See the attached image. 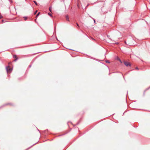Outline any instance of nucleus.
Listing matches in <instances>:
<instances>
[{"label":"nucleus","instance_id":"1a4fd4ad","mask_svg":"<svg viewBox=\"0 0 150 150\" xmlns=\"http://www.w3.org/2000/svg\"><path fill=\"white\" fill-rule=\"evenodd\" d=\"M106 62H107V63H110L109 61H108V60L106 61Z\"/></svg>","mask_w":150,"mask_h":150},{"label":"nucleus","instance_id":"9d476101","mask_svg":"<svg viewBox=\"0 0 150 150\" xmlns=\"http://www.w3.org/2000/svg\"><path fill=\"white\" fill-rule=\"evenodd\" d=\"M37 11H36L35 12V13H34V14H35H35L36 13H37Z\"/></svg>","mask_w":150,"mask_h":150},{"label":"nucleus","instance_id":"2eb2a0df","mask_svg":"<svg viewBox=\"0 0 150 150\" xmlns=\"http://www.w3.org/2000/svg\"><path fill=\"white\" fill-rule=\"evenodd\" d=\"M38 16V15L37 14L36 16V17L37 18Z\"/></svg>","mask_w":150,"mask_h":150},{"label":"nucleus","instance_id":"7ed1b4c3","mask_svg":"<svg viewBox=\"0 0 150 150\" xmlns=\"http://www.w3.org/2000/svg\"><path fill=\"white\" fill-rule=\"evenodd\" d=\"M66 19L67 21H69V19L68 17V16H67L66 17Z\"/></svg>","mask_w":150,"mask_h":150},{"label":"nucleus","instance_id":"39448f33","mask_svg":"<svg viewBox=\"0 0 150 150\" xmlns=\"http://www.w3.org/2000/svg\"><path fill=\"white\" fill-rule=\"evenodd\" d=\"M48 15L51 16H52V14L50 13H48Z\"/></svg>","mask_w":150,"mask_h":150},{"label":"nucleus","instance_id":"f257e3e1","mask_svg":"<svg viewBox=\"0 0 150 150\" xmlns=\"http://www.w3.org/2000/svg\"><path fill=\"white\" fill-rule=\"evenodd\" d=\"M6 70L7 72V73H10L11 72L12 70V69H11L9 66H8L7 67H6Z\"/></svg>","mask_w":150,"mask_h":150},{"label":"nucleus","instance_id":"20e7f679","mask_svg":"<svg viewBox=\"0 0 150 150\" xmlns=\"http://www.w3.org/2000/svg\"><path fill=\"white\" fill-rule=\"evenodd\" d=\"M49 11L50 12H51V11H52V7H49Z\"/></svg>","mask_w":150,"mask_h":150},{"label":"nucleus","instance_id":"aec40b11","mask_svg":"<svg viewBox=\"0 0 150 150\" xmlns=\"http://www.w3.org/2000/svg\"><path fill=\"white\" fill-rule=\"evenodd\" d=\"M2 22H3V23L4 22V21H3V20H2Z\"/></svg>","mask_w":150,"mask_h":150},{"label":"nucleus","instance_id":"ddd939ff","mask_svg":"<svg viewBox=\"0 0 150 150\" xmlns=\"http://www.w3.org/2000/svg\"><path fill=\"white\" fill-rule=\"evenodd\" d=\"M17 58H16V59H15V60H14V61H16L17 60Z\"/></svg>","mask_w":150,"mask_h":150},{"label":"nucleus","instance_id":"6e6552de","mask_svg":"<svg viewBox=\"0 0 150 150\" xmlns=\"http://www.w3.org/2000/svg\"><path fill=\"white\" fill-rule=\"evenodd\" d=\"M24 19L25 21L27 19V17H24Z\"/></svg>","mask_w":150,"mask_h":150},{"label":"nucleus","instance_id":"f8f14e48","mask_svg":"<svg viewBox=\"0 0 150 150\" xmlns=\"http://www.w3.org/2000/svg\"><path fill=\"white\" fill-rule=\"evenodd\" d=\"M136 69H137V70H138V69H138V67H136Z\"/></svg>","mask_w":150,"mask_h":150},{"label":"nucleus","instance_id":"a211bd4d","mask_svg":"<svg viewBox=\"0 0 150 150\" xmlns=\"http://www.w3.org/2000/svg\"><path fill=\"white\" fill-rule=\"evenodd\" d=\"M29 67H31V65H30L29 66Z\"/></svg>","mask_w":150,"mask_h":150},{"label":"nucleus","instance_id":"9b49d317","mask_svg":"<svg viewBox=\"0 0 150 150\" xmlns=\"http://www.w3.org/2000/svg\"><path fill=\"white\" fill-rule=\"evenodd\" d=\"M119 61L121 63H122V61H121V60L120 59H119Z\"/></svg>","mask_w":150,"mask_h":150},{"label":"nucleus","instance_id":"0eeeda50","mask_svg":"<svg viewBox=\"0 0 150 150\" xmlns=\"http://www.w3.org/2000/svg\"><path fill=\"white\" fill-rule=\"evenodd\" d=\"M33 2L36 5H37V4L36 1H34Z\"/></svg>","mask_w":150,"mask_h":150},{"label":"nucleus","instance_id":"4468645a","mask_svg":"<svg viewBox=\"0 0 150 150\" xmlns=\"http://www.w3.org/2000/svg\"><path fill=\"white\" fill-rule=\"evenodd\" d=\"M76 25L78 27H79V25L77 23H76Z\"/></svg>","mask_w":150,"mask_h":150},{"label":"nucleus","instance_id":"6ab92c4d","mask_svg":"<svg viewBox=\"0 0 150 150\" xmlns=\"http://www.w3.org/2000/svg\"><path fill=\"white\" fill-rule=\"evenodd\" d=\"M125 44H127V43H126V41H125Z\"/></svg>","mask_w":150,"mask_h":150},{"label":"nucleus","instance_id":"423d86ee","mask_svg":"<svg viewBox=\"0 0 150 150\" xmlns=\"http://www.w3.org/2000/svg\"><path fill=\"white\" fill-rule=\"evenodd\" d=\"M17 57V56L16 55H14L13 56V57L14 58H16Z\"/></svg>","mask_w":150,"mask_h":150},{"label":"nucleus","instance_id":"dca6fc26","mask_svg":"<svg viewBox=\"0 0 150 150\" xmlns=\"http://www.w3.org/2000/svg\"><path fill=\"white\" fill-rule=\"evenodd\" d=\"M92 18L93 19V20H94V22L95 23V19H94V18Z\"/></svg>","mask_w":150,"mask_h":150},{"label":"nucleus","instance_id":"f03ea898","mask_svg":"<svg viewBox=\"0 0 150 150\" xmlns=\"http://www.w3.org/2000/svg\"><path fill=\"white\" fill-rule=\"evenodd\" d=\"M124 64L127 67L130 66L131 64L130 63L127 62H124Z\"/></svg>","mask_w":150,"mask_h":150},{"label":"nucleus","instance_id":"412c9836","mask_svg":"<svg viewBox=\"0 0 150 150\" xmlns=\"http://www.w3.org/2000/svg\"><path fill=\"white\" fill-rule=\"evenodd\" d=\"M1 18V16H0V18Z\"/></svg>","mask_w":150,"mask_h":150},{"label":"nucleus","instance_id":"f3484780","mask_svg":"<svg viewBox=\"0 0 150 150\" xmlns=\"http://www.w3.org/2000/svg\"><path fill=\"white\" fill-rule=\"evenodd\" d=\"M40 14V12H39L38 13V15H39V14Z\"/></svg>","mask_w":150,"mask_h":150}]
</instances>
